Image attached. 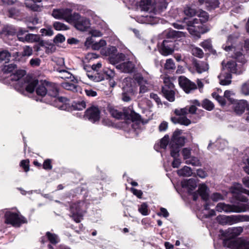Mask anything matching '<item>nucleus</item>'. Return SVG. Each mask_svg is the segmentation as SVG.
<instances>
[{"mask_svg":"<svg viewBox=\"0 0 249 249\" xmlns=\"http://www.w3.org/2000/svg\"><path fill=\"white\" fill-rule=\"evenodd\" d=\"M215 209L218 212H224L225 213H232V205L227 204L224 203H219L215 207Z\"/></svg>","mask_w":249,"mask_h":249,"instance_id":"26","label":"nucleus"},{"mask_svg":"<svg viewBox=\"0 0 249 249\" xmlns=\"http://www.w3.org/2000/svg\"><path fill=\"white\" fill-rule=\"evenodd\" d=\"M224 244L233 249H249V241L246 240H226Z\"/></svg>","mask_w":249,"mask_h":249,"instance_id":"13","label":"nucleus"},{"mask_svg":"<svg viewBox=\"0 0 249 249\" xmlns=\"http://www.w3.org/2000/svg\"><path fill=\"white\" fill-rule=\"evenodd\" d=\"M200 45L205 50H210L212 45L210 39H207L201 43Z\"/></svg>","mask_w":249,"mask_h":249,"instance_id":"59","label":"nucleus"},{"mask_svg":"<svg viewBox=\"0 0 249 249\" xmlns=\"http://www.w3.org/2000/svg\"><path fill=\"white\" fill-rule=\"evenodd\" d=\"M116 68L122 72L131 73L135 70V64L132 61H127L117 65Z\"/></svg>","mask_w":249,"mask_h":249,"instance_id":"17","label":"nucleus"},{"mask_svg":"<svg viewBox=\"0 0 249 249\" xmlns=\"http://www.w3.org/2000/svg\"><path fill=\"white\" fill-rule=\"evenodd\" d=\"M243 231L242 227H237L229 229L228 231V235L231 238H234L240 235Z\"/></svg>","mask_w":249,"mask_h":249,"instance_id":"33","label":"nucleus"},{"mask_svg":"<svg viewBox=\"0 0 249 249\" xmlns=\"http://www.w3.org/2000/svg\"><path fill=\"white\" fill-rule=\"evenodd\" d=\"M60 76L59 77L62 79H64L65 80H70V82H73L76 81V79L75 78L74 76L70 72L66 70H62L60 71Z\"/></svg>","mask_w":249,"mask_h":249,"instance_id":"36","label":"nucleus"},{"mask_svg":"<svg viewBox=\"0 0 249 249\" xmlns=\"http://www.w3.org/2000/svg\"><path fill=\"white\" fill-rule=\"evenodd\" d=\"M123 90L128 94H135L138 91V84L135 79L130 77L124 78L123 81Z\"/></svg>","mask_w":249,"mask_h":249,"instance_id":"12","label":"nucleus"},{"mask_svg":"<svg viewBox=\"0 0 249 249\" xmlns=\"http://www.w3.org/2000/svg\"><path fill=\"white\" fill-rule=\"evenodd\" d=\"M87 75L90 80L96 82L101 81L104 79L102 75L98 73H93L92 71L88 72Z\"/></svg>","mask_w":249,"mask_h":249,"instance_id":"37","label":"nucleus"},{"mask_svg":"<svg viewBox=\"0 0 249 249\" xmlns=\"http://www.w3.org/2000/svg\"><path fill=\"white\" fill-rule=\"evenodd\" d=\"M175 113L178 117L171 118L173 123H178L185 125H188L191 124V121L185 116V115L188 114V108L184 107L180 109H176L175 110Z\"/></svg>","mask_w":249,"mask_h":249,"instance_id":"10","label":"nucleus"},{"mask_svg":"<svg viewBox=\"0 0 249 249\" xmlns=\"http://www.w3.org/2000/svg\"><path fill=\"white\" fill-rule=\"evenodd\" d=\"M222 219L225 222L231 225L234 223H238V215H230V216H224L222 217Z\"/></svg>","mask_w":249,"mask_h":249,"instance_id":"40","label":"nucleus"},{"mask_svg":"<svg viewBox=\"0 0 249 249\" xmlns=\"http://www.w3.org/2000/svg\"><path fill=\"white\" fill-rule=\"evenodd\" d=\"M40 33L42 36H52L53 34V31L51 27L47 28H43L40 30Z\"/></svg>","mask_w":249,"mask_h":249,"instance_id":"57","label":"nucleus"},{"mask_svg":"<svg viewBox=\"0 0 249 249\" xmlns=\"http://www.w3.org/2000/svg\"><path fill=\"white\" fill-rule=\"evenodd\" d=\"M164 88H165L166 89H167L174 88V85L168 77H164L163 78V85L162 89H163Z\"/></svg>","mask_w":249,"mask_h":249,"instance_id":"48","label":"nucleus"},{"mask_svg":"<svg viewBox=\"0 0 249 249\" xmlns=\"http://www.w3.org/2000/svg\"><path fill=\"white\" fill-rule=\"evenodd\" d=\"M193 64L196 70L199 73L207 71L209 69V65L206 62L195 60Z\"/></svg>","mask_w":249,"mask_h":249,"instance_id":"23","label":"nucleus"},{"mask_svg":"<svg viewBox=\"0 0 249 249\" xmlns=\"http://www.w3.org/2000/svg\"><path fill=\"white\" fill-rule=\"evenodd\" d=\"M106 45V41L105 40L101 39L99 42H94V44H92V49L95 50H98Z\"/></svg>","mask_w":249,"mask_h":249,"instance_id":"46","label":"nucleus"},{"mask_svg":"<svg viewBox=\"0 0 249 249\" xmlns=\"http://www.w3.org/2000/svg\"><path fill=\"white\" fill-rule=\"evenodd\" d=\"M230 191L234 197L241 193H244L249 196V190L244 188L241 184L237 182H234L232 184Z\"/></svg>","mask_w":249,"mask_h":249,"instance_id":"18","label":"nucleus"},{"mask_svg":"<svg viewBox=\"0 0 249 249\" xmlns=\"http://www.w3.org/2000/svg\"><path fill=\"white\" fill-rule=\"evenodd\" d=\"M110 113L112 117L117 119H120L123 116L122 112L118 111L115 108H110Z\"/></svg>","mask_w":249,"mask_h":249,"instance_id":"54","label":"nucleus"},{"mask_svg":"<svg viewBox=\"0 0 249 249\" xmlns=\"http://www.w3.org/2000/svg\"><path fill=\"white\" fill-rule=\"evenodd\" d=\"M41 0H27L25 2L26 7L34 11H38L41 10V6L36 2H40Z\"/></svg>","mask_w":249,"mask_h":249,"instance_id":"28","label":"nucleus"},{"mask_svg":"<svg viewBox=\"0 0 249 249\" xmlns=\"http://www.w3.org/2000/svg\"><path fill=\"white\" fill-rule=\"evenodd\" d=\"M234 94V93L232 91L227 90L224 92V97L227 98L230 102L232 103L233 102L232 96Z\"/></svg>","mask_w":249,"mask_h":249,"instance_id":"63","label":"nucleus"},{"mask_svg":"<svg viewBox=\"0 0 249 249\" xmlns=\"http://www.w3.org/2000/svg\"><path fill=\"white\" fill-rule=\"evenodd\" d=\"M180 130H176L173 134L171 141L170 143V154L171 156L177 157L179 155V148L182 146L185 142V138L181 135Z\"/></svg>","mask_w":249,"mask_h":249,"instance_id":"4","label":"nucleus"},{"mask_svg":"<svg viewBox=\"0 0 249 249\" xmlns=\"http://www.w3.org/2000/svg\"><path fill=\"white\" fill-rule=\"evenodd\" d=\"M202 106L203 107L209 111L212 110L214 107L213 103L207 99L203 101Z\"/></svg>","mask_w":249,"mask_h":249,"instance_id":"50","label":"nucleus"},{"mask_svg":"<svg viewBox=\"0 0 249 249\" xmlns=\"http://www.w3.org/2000/svg\"><path fill=\"white\" fill-rule=\"evenodd\" d=\"M117 52L115 47L110 46L107 48L103 49L101 50V53L105 56H108L109 57L112 55L113 53H116Z\"/></svg>","mask_w":249,"mask_h":249,"instance_id":"38","label":"nucleus"},{"mask_svg":"<svg viewBox=\"0 0 249 249\" xmlns=\"http://www.w3.org/2000/svg\"><path fill=\"white\" fill-rule=\"evenodd\" d=\"M28 32V30H26L22 28H19L17 33V36L18 39L21 42H23L25 37L24 34Z\"/></svg>","mask_w":249,"mask_h":249,"instance_id":"55","label":"nucleus"},{"mask_svg":"<svg viewBox=\"0 0 249 249\" xmlns=\"http://www.w3.org/2000/svg\"><path fill=\"white\" fill-rule=\"evenodd\" d=\"M222 69L218 76L220 84L222 85H228L231 83V73L240 74V71H237L236 64L234 61H223L222 63Z\"/></svg>","mask_w":249,"mask_h":249,"instance_id":"2","label":"nucleus"},{"mask_svg":"<svg viewBox=\"0 0 249 249\" xmlns=\"http://www.w3.org/2000/svg\"><path fill=\"white\" fill-rule=\"evenodd\" d=\"M86 205L84 202H78L73 204L71 206L72 218L77 223L81 221L84 213L85 212Z\"/></svg>","mask_w":249,"mask_h":249,"instance_id":"9","label":"nucleus"},{"mask_svg":"<svg viewBox=\"0 0 249 249\" xmlns=\"http://www.w3.org/2000/svg\"><path fill=\"white\" fill-rule=\"evenodd\" d=\"M178 83L180 87L187 93H190L196 89V84L184 76H180L178 79Z\"/></svg>","mask_w":249,"mask_h":249,"instance_id":"14","label":"nucleus"},{"mask_svg":"<svg viewBox=\"0 0 249 249\" xmlns=\"http://www.w3.org/2000/svg\"><path fill=\"white\" fill-rule=\"evenodd\" d=\"M183 188L186 189L189 193L193 191L197 186V182L194 178L184 180L181 182Z\"/></svg>","mask_w":249,"mask_h":249,"instance_id":"20","label":"nucleus"},{"mask_svg":"<svg viewBox=\"0 0 249 249\" xmlns=\"http://www.w3.org/2000/svg\"><path fill=\"white\" fill-rule=\"evenodd\" d=\"M53 27L57 31H65L69 29V27L66 25L59 21L53 22Z\"/></svg>","mask_w":249,"mask_h":249,"instance_id":"44","label":"nucleus"},{"mask_svg":"<svg viewBox=\"0 0 249 249\" xmlns=\"http://www.w3.org/2000/svg\"><path fill=\"white\" fill-rule=\"evenodd\" d=\"M38 82V81L37 80H32L26 83L25 86L26 90L29 93L33 92L35 90V88H36L37 86ZM23 87H24V86H21V88Z\"/></svg>","mask_w":249,"mask_h":249,"instance_id":"32","label":"nucleus"},{"mask_svg":"<svg viewBox=\"0 0 249 249\" xmlns=\"http://www.w3.org/2000/svg\"><path fill=\"white\" fill-rule=\"evenodd\" d=\"M46 236L50 242L53 244H56L59 241V239L57 235L52 233L50 232H47Z\"/></svg>","mask_w":249,"mask_h":249,"instance_id":"42","label":"nucleus"},{"mask_svg":"<svg viewBox=\"0 0 249 249\" xmlns=\"http://www.w3.org/2000/svg\"><path fill=\"white\" fill-rule=\"evenodd\" d=\"M184 13L187 17H193L196 15L197 11L190 6H186L184 9Z\"/></svg>","mask_w":249,"mask_h":249,"instance_id":"41","label":"nucleus"},{"mask_svg":"<svg viewBox=\"0 0 249 249\" xmlns=\"http://www.w3.org/2000/svg\"><path fill=\"white\" fill-rule=\"evenodd\" d=\"M65 40V36L60 34H59L57 35H56L53 39V42L56 44L62 43L64 42Z\"/></svg>","mask_w":249,"mask_h":249,"instance_id":"61","label":"nucleus"},{"mask_svg":"<svg viewBox=\"0 0 249 249\" xmlns=\"http://www.w3.org/2000/svg\"><path fill=\"white\" fill-rule=\"evenodd\" d=\"M228 145V142L224 140H219L216 142V146L220 150L225 149Z\"/></svg>","mask_w":249,"mask_h":249,"instance_id":"56","label":"nucleus"},{"mask_svg":"<svg viewBox=\"0 0 249 249\" xmlns=\"http://www.w3.org/2000/svg\"><path fill=\"white\" fill-rule=\"evenodd\" d=\"M167 4V0H154L153 4H151L150 0H142L140 6L142 10L158 12L165 9Z\"/></svg>","mask_w":249,"mask_h":249,"instance_id":"3","label":"nucleus"},{"mask_svg":"<svg viewBox=\"0 0 249 249\" xmlns=\"http://www.w3.org/2000/svg\"><path fill=\"white\" fill-rule=\"evenodd\" d=\"M219 2L217 0H213V1H209L206 2V7L209 10L215 9L218 7Z\"/></svg>","mask_w":249,"mask_h":249,"instance_id":"52","label":"nucleus"},{"mask_svg":"<svg viewBox=\"0 0 249 249\" xmlns=\"http://www.w3.org/2000/svg\"><path fill=\"white\" fill-rule=\"evenodd\" d=\"M25 74V71L24 70H16L11 75V79L14 81H19L18 85L21 81V78Z\"/></svg>","mask_w":249,"mask_h":249,"instance_id":"34","label":"nucleus"},{"mask_svg":"<svg viewBox=\"0 0 249 249\" xmlns=\"http://www.w3.org/2000/svg\"><path fill=\"white\" fill-rule=\"evenodd\" d=\"M40 41V37L39 35L28 34L25 35L23 42H26L28 43L39 42Z\"/></svg>","mask_w":249,"mask_h":249,"instance_id":"31","label":"nucleus"},{"mask_svg":"<svg viewBox=\"0 0 249 249\" xmlns=\"http://www.w3.org/2000/svg\"><path fill=\"white\" fill-rule=\"evenodd\" d=\"M164 68L167 70H173L175 69V64L172 59H167L164 65Z\"/></svg>","mask_w":249,"mask_h":249,"instance_id":"51","label":"nucleus"},{"mask_svg":"<svg viewBox=\"0 0 249 249\" xmlns=\"http://www.w3.org/2000/svg\"><path fill=\"white\" fill-rule=\"evenodd\" d=\"M134 95L135 94H128L127 92L123 91L122 93V99L124 102H129L131 99V96Z\"/></svg>","mask_w":249,"mask_h":249,"instance_id":"64","label":"nucleus"},{"mask_svg":"<svg viewBox=\"0 0 249 249\" xmlns=\"http://www.w3.org/2000/svg\"><path fill=\"white\" fill-rule=\"evenodd\" d=\"M5 222L15 227H19L22 224L27 222L26 219L17 213L7 211L5 213Z\"/></svg>","mask_w":249,"mask_h":249,"instance_id":"6","label":"nucleus"},{"mask_svg":"<svg viewBox=\"0 0 249 249\" xmlns=\"http://www.w3.org/2000/svg\"><path fill=\"white\" fill-rule=\"evenodd\" d=\"M156 18L154 17H151L150 15H147L144 18L143 22L146 23L154 24L156 22Z\"/></svg>","mask_w":249,"mask_h":249,"instance_id":"60","label":"nucleus"},{"mask_svg":"<svg viewBox=\"0 0 249 249\" xmlns=\"http://www.w3.org/2000/svg\"><path fill=\"white\" fill-rule=\"evenodd\" d=\"M33 53V49L29 46H25L23 48L22 53L16 52L14 53L15 59L17 61H20L22 56H29Z\"/></svg>","mask_w":249,"mask_h":249,"instance_id":"22","label":"nucleus"},{"mask_svg":"<svg viewBox=\"0 0 249 249\" xmlns=\"http://www.w3.org/2000/svg\"><path fill=\"white\" fill-rule=\"evenodd\" d=\"M10 57L11 54L8 51H2L0 52V61L8 62Z\"/></svg>","mask_w":249,"mask_h":249,"instance_id":"47","label":"nucleus"},{"mask_svg":"<svg viewBox=\"0 0 249 249\" xmlns=\"http://www.w3.org/2000/svg\"><path fill=\"white\" fill-rule=\"evenodd\" d=\"M48 82L46 81L38 82L36 89V94L40 97H43L48 94Z\"/></svg>","mask_w":249,"mask_h":249,"instance_id":"19","label":"nucleus"},{"mask_svg":"<svg viewBox=\"0 0 249 249\" xmlns=\"http://www.w3.org/2000/svg\"><path fill=\"white\" fill-rule=\"evenodd\" d=\"M247 103L245 100L235 101L233 104V108L235 113L237 114H242L247 107Z\"/></svg>","mask_w":249,"mask_h":249,"instance_id":"21","label":"nucleus"},{"mask_svg":"<svg viewBox=\"0 0 249 249\" xmlns=\"http://www.w3.org/2000/svg\"><path fill=\"white\" fill-rule=\"evenodd\" d=\"M174 43L169 40L163 41L159 49L160 53L164 56L171 54L174 52Z\"/></svg>","mask_w":249,"mask_h":249,"instance_id":"16","label":"nucleus"},{"mask_svg":"<svg viewBox=\"0 0 249 249\" xmlns=\"http://www.w3.org/2000/svg\"><path fill=\"white\" fill-rule=\"evenodd\" d=\"M187 164H191L193 166H199L201 165V162L195 156H191V158L185 161Z\"/></svg>","mask_w":249,"mask_h":249,"instance_id":"43","label":"nucleus"},{"mask_svg":"<svg viewBox=\"0 0 249 249\" xmlns=\"http://www.w3.org/2000/svg\"><path fill=\"white\" fill-rule=\"evenodd\" d=\"M177 173L179 176L190 177L193 173L191 168L187 166H184L181 169L177 171Z\"/></svg>","mask_w":249,"mask_h":249,"instance_id":"35","label":"nucleus"},{"mask_svg":"<svg viewBox=\"0 0 249 249\" xmlns=\"http://www.w3.org/2000/svg\"><path fill=\"white\" fill-rule=\"evenodd\" d=\"M124 57L125 55L124 54L122 53H117V52L116 53H113L110 57H108V60L111 64L114 65L121 61L124 60Z\"/></svg>","mask_w":249,"mask_h":249,"instance_id":"29","label":"nucleus"},{"mask_svg":"<svg viewBox=\"0 0 249 249\" xmlns=\"http://www.w3.org/2000/svg\"><path fill=\"white\" fill-rule=\"evenodd\" d=\"M197 16L199 19L197 18H194L192 20H188L186 18H184V21L187 25V30L189 33L195 38L197 39L200 37L201 34L206 33L208 30H205L201 24L207 21L209 19V15L208 13L203 10H199L196 13Z\"/></svg>","mask_w":249,"mask_h":249,"instance_id":"1","label":"nucleus"},{"mask_svg":"<svg viewBox=\"0 0 249 249\" xmlns=\"http://www.w3.org/2000/svg\"><path fill=\"white\" fill-rule=\"evenodd\" d=\"M224 50L228 52V55L235 59H237L238 61L241 63H245L246 59L245 58V55L243 53V50L241 49V47L240 45L237 46H226L224 47Z\"/></svg>","mask_w":249,"mask_h":249,"instance_id":"8","label":"nucleus"},{"mask_svg":"<svg viewBox=\"0 0 249 249\" xmlns=\"http://www.w3.org/2000/svg\"><path fill=\"white\" fill-rule=\"evenodd\" d=\"M17 70V66L15 64H11L5 65L3 68V71L4 73H14Z\"/></svg>","mask_w":249,"mask_h":249,"instance_id":"45","label":"nucleus"},{"mask_svg":"<svg viewBox=\"0 0 249 249\" xmlns=\"http://www.w3.org/2000/svg\"><path fill=\"white\" fill-rule=\"evenodd\" d=\"M174 88L165 89L164 88L162 89V92L164 97L170 102H173L175 100V92L173 90Z\"/></svg>","mask_w":249,"mask_h":249,"instance_id":"30","label":"nucleus"},{"mask_svg":"<svg viewBox=\"0 0 249 249\" xmlns=\"http://www.w3.org/2000/svg\"><path fill=\"white\" fill-rule=\"evenodd\" d=\"M133 78L139 86V93H144L152 88L153 85L150 77H144L141 73H138L134 75Z\"/></svg>","mask_w":249,"mask_h":249,"instance_id":"5","label":"nucleus"},{"mask_svg":"<svg viewBox=\"0 0 249 249\" xmlns=\"http://www.w3.org/2000/svg\"><path fill=\"white\" fill-rule=\"evenodd\" d=\"M72 82V83L68 82H64L62 83V87L67 90H70L73 91H77V87L75 84V83L77 82V80L74 81V82Z\"/></svg>","mask_w":249,"mask_h":249,"instance_id":"39","label":"nucleus"},{"mask_svg":"<svg viewBox=\"0 0 249 249\" xmlns=\"http://www.w3.org/2000/svg\"><path fill=\"white\" fill-rule=\"evenodd\" d=\"M48 94L53 97H56L58 94V88L57 85L54 83L48 82L47 85Z\"/></svg>","mask_w":249,"mask_h":249,"instance_id":"27","label":"nucleus"},{"mask_svg":"<svg viewBox=\"0 0 249 249\" xmlns=\"http://www.w3.org/2000/svg\"><path fill=\"white\" fill-rule=\"evenodd\" d=\"M71 12V10L69 8L55 9L53 10L52 15L55 19H63L70 23L71 21L73 15Z\"/></svg>","mask_w":249,"mask_h":249,"instance_id":"11","label":"nucleus"},{"mask_svg":"<svg viewBox=\"0 0 249 249\" xmlns=\"http://www.w3.org/2000/svg\"><path fill=\"white\" fill-rule=\"evenodd\" d=\"M232 213H241L249 211V203H238L236 205H232Z\"/></svg>","mask_w":249,"mask_h":249,"instance_id":"24","label":"nucleus"},{"mask_svg":"<svg viewBox=\"0 0 249 249\" xmlns=\"http://www.w3.org/2000/svg\"><path fill=\"white\" fill-rule=\"evenodd\" d=\"M181 153L183 159L186 161L188 160L191 157V149L189 148H184Z\"/></svg>","mask_w":249,"mask_h":249,"instance_id":"53","label":"nucleus"},{"mask_svg":"<svg viewBox=\"0 0 249 249\" xmlns=\"http://www.w3.org/2000/svg\"><path fill=\"white\" fill-rule=\"evenodd\" d=\"M70 23L74 24L77 30L82 31L86 30L90 25L89 20L88 18L81 17L76 13H73Z\"/></svg>","mask_w":249,"mask_h":249,"instance_id":"7","label":"nucleus"},{"mask_svg":"<svg viewBox=\"0 0 249 249\" xmlns=\"http://www.w3.org/2000/svg\"><path fill=\"white\" fill-rule=\"evenodd\" d=\"M192 53L194 55L198 57L201 58L203 56V52L202 50L197 47H195L192 49Z\"/></svg>","mask_w":249,"mask_h":249,"instance_id":"58","label":"nucleus"},{"mask_svg":"<svg viewBox=\"0 0 249 249\" xmlns=\"http://www.w3.org/2000/svg\"><path fill=\"white\" fill-rule=\"evenodd\" d=\"M100 111L97 107H91L85 112V117L92 123H95L99 120Z\"/></svg>","mask_w":249,"mask_h":249,"instance_id":"15","label":"nucleus"},{"mask_svg":"<svg viewBox=\"0 0 249 249\" xmlns=\"http://www.w3.org/2000/svg\"><path fill=\"white\" fill-rule=\"evenodd\" d=\"M197 192L202 199L205 200L208 199L209 197V189L205 184H201L198 186Z\"/></svg>","mask_w":249,"mask_h":249,"instance_id":"25","label":"nucleus"},{"mask_svg":"<svg viewBox=\"0 0 249 249\" xmlns=\"http://www.w3.org/2000/svg\"><path fill=\"white\" fill-rule=\"evenodd\" d=\"M139 212L143 215H147L148 214V205L146 203L142 204L139 209Z\"/></svg>","mask_w":249,"mask_h":249,"instance_id":"49","label":"nucleus"},{"mask_svg":"<svg viewBox=\"0 0 249 249\" xmlns=\"http://www.w3.org/2000/svg\"><path fill=\"white\" fill-rule=\"evenodd\" d=\"M243 163L245 164V166L243 167L245 172L249 175V157H246L243 159Z\"/></svg>","mask_w":249,"mask_h":249,"instance_id":"62","label":"nucleus"}]
</instances>
